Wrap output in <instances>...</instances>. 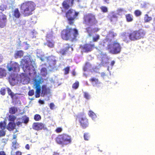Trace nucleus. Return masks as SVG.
<instances>
[{"instance_id":"obj_47","label":"nucleus","mask_w":155,"mask_h":155,"mask_svg":"<svg viewBox=\"0 0 155 155\" xmlns=\"http://www.w3.org/2000/svg\"><path fill=\"white\" fill-rule=\"evenodd\" d=\"M141 13V12L139 10H136L135 12V14L136 16H139L140 15Z\"/></svg>"},{"instance_id":"obj_14","label":"nucleus","mask_w":155,"mask_h":155,"mask_svg":"<svg viewBox=\"0 0 155 155\" xmlns=\"http://www.w3.org/2000/svg\"><path fill=\"white\" fill-rule=\"evenodd\" d=\"M78 117L81 125L83 128H85L88 126V120L83 114L82 116L78 115Z\"/></svg>"},{"instance_id":"obj_16","label":"nucleus","mask_w":155,"mask_h":155,"mask_svg":"<svg viewBox=\"0 0 155 155\" xmlns=\"http://www.w3.org/2000/svg\"><path fill=\"white\" fill-rule=\"evenodd\" d=\"M100 54L98 55V57L101 59V64L105 66L106 64L108 62L109 59L107 55L104 53L102 52H99Z\"/></svg>"},{"instance_id":"obj_10","label":"nucleus","mask_w":155,"mask_h":155,"mask_svg":"<svg viewBox=\"0 0 155 155\" xmlns=\"http://www.w3.org/2000/svg\"><path fill=\"white\" fill-rule=\"evenodd\" d=\"M97 23V21L94 15L88 14L84 16V24L89 26H92Z\"/></svg>"},{"instance_id":"obj_17","label":"nucleus","mask_w":155,"mask_h":155,"mask_svg":"<svg viewBox=\"0 0 155 155\" xmlns=\"http://www.w3.org/2000/svg\"><path fill=\"white\" fill-rule=\"evenodd\" d=\"M46 37L48 42L47 45L50 48L53 47L54 46V43L51 41L54 37L52 35V33L51 32L48 34Z\"/></svg>"},{"instance_id":"obj_58","label":"nucleus","mask_w":155,"mask_h":155,"mask_svg":"<svg viewBox=\"0 0 155 155\" xmlns=\"http://www.w3.org/2000/svg\"><path fill=\"white\" fill-rule=\"evenodd\" d=\"M39 103L41 104H44V101L41 100H40L39 101Z\"/></svg>"},{"instance_id":"obj_33","label":"nucleus","mask_w":155,"mask_h":155,"mask_svg":"<svg viewBox=\"0 0 155 155\" xmlns=\"http://www.w3.org/2000/svg\"><path fill=\"white\" fill-rule=\"evenodd\" d=\"M41 74L43 76H45L47 74V71L46 68H43L41 70Z\"/></svg>"},{"instance_id":"obj_28","label":"nucleus","mask_w":155,"mask_h":155,"mask_svg":"<svg viewBox=\"0 0 155 155\" xmlns=\"http://www.w3.org/2000/svg\"><path fill=\"white\" fill-rule=\"evenodd\" d=\"M15 126V124L13 122H10L6 127L7 129L9 131L13 130Z\"/></svg>"},{"instance_id":"obj_15","label":"nucleus","mask_w":155,"mask_h":155,"mask_svg":"<svg viewBox=\"0 0 155 155\" xmlns=\"http://www.w3.org/2000/svg\"><path fill=\"white\" fill-rule=\"evenodd\" d=\"M117 35V34L114 31H110L107 34L106 39L104 40V44H109L112 39L114 37H116Z\"/></svg>"},{"instance_id":"obj_27","label":"nucleus","mask_w":155,"mask_h":155,"mask_svg":"<svg viewBox=\"0 0 155 155\" xmlns=\"http://www.w3.org/2000/svg\"><path fill=\"white\" fill-rule=\"evenodd\" d=\"M13 16L16 18H19L21 15V14L18 9L16 8L14 9L13 11Z\"/></svg>"},{"instance_id":"obj_26","label":"nucleus","mask_w":155,"mask_h":155,"mask_svg":"<svg viewBox=\"0 0 155 155\" xmlns=\"http://www.w3.org/2000/svg\"><path fill=\"white\" fill-rule=\"evenodd\" d=\"M94 86H98L100 84V82L97 79L95 78H92L91 80Z\"/></svg>"},{"instance_id":"obj_29","label":"nucleus","mask_w":155,"mask_h":155,"mask_svg":"<svg viewBox=\"0 0 155 155\" xmlns=\"http://www.w3.org/2000/svg\"><path fill=\"white\" fill-rule=\"evenodd\" d=\"M23 55V51H16L15 54V57L17 58H21Z\"/></svg>"},{"instance_id":"obj_57","label":"nucleus","mask_w":155,"mask_h":155,"mask_svg":"<svg viewBox=\"0 0 155 155\" xmlns=\"http://www.w3.org/2000/svg\"><path fill=\"white\" fill-rule=\"evenodd\" d=\"M0 155H6L5 153L3 151L0 152Z\"/></svg>"},{"instance_id":"obj_23","label":"nucleus","mask_w":155,"mask_h":155,"mask_svg":"<svg viewBox=\"0 0 155 155\" xmlns=\"http://www.w3.org/2000/svg\"><path fill=\"white\" fill-rule=\"evenodd\" d=\"M64 49H61L59 51L60 53L62 55L64 54L68 50L70 49V51H73V48L70 47L69 45L68 44H65L64 45Z\"/></svg>"},{"instance_id":"obj_22","label":"nucleus","mask_w":155,"mask_h":155,"mask_svg":"<svg viewBox=\"0 0 155 155\" xmlns=\"http://www.w3.org/2000/svg\"><path fill=\"white\" fill-rule=\"evenodd\" d=\"M94 47V45L93 44H87L84 45L83 47V51L86 52L91 51Z\"/></svg>"},{"instance_id":"obj_42","label":"nucleus","mask_w":155,"mask_h":155,"mask_svg":"<svg viewBox=\"0 0 155 155\" xmlns=\"http://www.w3.org/2000/svg\"><path fill=\"white\" fill-rule=\"evenodd\" d=\"M34 119L36 120H39L41 119V116L38 114H36L35 116Z\"/></svg>"},{"instance_id":"obj_34","label":"nucleus","mask_w":155,"mask_h":155,"mask_svg":"<svg viewBox=\"0 0 155 155\" xmlns=\"http://www.w3.org/2000/svg\"><path fill=\"white\" fill-rule=\"evenodd\" d=\"M144 20L145 22H149L152 20V18L149 17L147 14H146L145 15Z\"/></svg>"},{"instance_id":"obj_59","label":"nucleus","mask_w":155,"mask_h":155,"mask_svg":"<svg viewBox=\"0 0 155 155\" xmlns=\"http://www.w3.org/2000/svg\"><path fill=\"white\" fill-rule=\"evenodd\" d=\"M3 59V56H2V55L1 54H0V63L1 62Z\"/></svg>"},{"instance_id":"obj_7","label":"nucleus","mask_w":155,"mask_h":155,"mask_svg":"<svg viewBox=\"0 0 155 155\" xmlns=\"http://www.w3.org/2000/svg\"><path fill=\"white\" fill-rule=\"evenodd\" d=\"M110 52L112 54H117L120 52L121 47L117 41L113 42L111 44H106Z\"/></svg>"},{"instance_id":"obj_31","label":"nucleus","mask_w":155,"mask_h":155,"mask_svg":"<svg viewBox=\"0 0 155 155\" xmlns=\"http://www.w3.org/2000/svg\"><path fill=\"white\" fill-rule=\"evenodd\" d=\"M125 16L126 20L127 22H130L133 21V16L132 15L128 14L126 15Z\"/></svg>"},{"instance_id":"obj_63","label":"nucleus","mask_w":155,"mask_h":155,"mask_svg":"<svg viewBox=\"0 0 155 155\" xmlns=\"http://www.w3.org/2000/svg\"><path fill=\"white\" fill-rule=\"evenodd\" d=\"M16 137H17V136H16V135H14L13 136V138L14 139H15L16 138Z\"/></svg>"},{"instance_id":"obj_49","label":"nucleus","mask_w":155,"mask_h":155,"mask_svg":"<svg viewBox=\"0 0 155 155\" xmlns=\"http://www.w3.org/2000/svg\"><path fill=\"white\" fill-rule=\"evenodd\" d=\"M5 135V132L4 130H0V137L4 136Z\"/></svg>"},{"instance_id":"obj_24","label":"nucleus","mask_w":155,"mask_h":155,"mask_svg":"<svg viewBox=\"0 0 155 155\" xmlns=\"http://www.w3.org/2000/svg\"><path fill=\"white\" fill-rule=\"evenodd\" d=\"M130 34L124 33L122 35V38L124 41L126 43H128L130 40Z\"/></svg>"},{"instance_id":"obj_43","label":"nucleus","mask_w":155,"mask_h":155,"mask_svg":"<svg viewBox=\"0 0 155 155\" xmlns=\"http://www.w3.org/2000/svg\"><path fill=\"white\" fill-rule=\"evenodd\" d=\"M84 97L87 99H89L90 98V95L87 93L84 92Z\"/></svg>"},{"instance_id":"obj_51","label":"nucleus","mask_w":155,"mask_h":155,"mask_svg":"<svg viewBox=\"0 0 155 155\" xmlns=\"http://www.w3.org/2000/svg\"><path fill=\"white\" fill-rule=\"evenodd\" d=\"M11 97L13 100L17 98L18 97L17 94H13Z\"/></svg>"},{"instance_id":"obj_19","label":"nucleus","mask_w":155,"mask_h":155,"mask_svg":"<svg viewBox=\"0 0 155 155\" xmlns=\"http://www.w3.org/2000/svg\"><path fill=\"white\" fill-rule=\"evenodd\" d=\"M7 18L6 16L2 14H0V27L4 28L6 25Z\"/></svg>"},{"instance_id":"obj_35","label":"nucleus","mask_w":155,"mask_h":155,"mask_svg":"<svg viewBox=\"0 0 155 155\" xmlns=\"http://www.w3.org/2000/svg\"><path fill=\"white\" fill-rule=\"evenodd\" d=\"M17 111V109L15 107H12L10 109L9 112L11 113L14 114Z\"/></svg>"},{"instance_id":"obj_38","label":"nucleus","mask_w":155,"mask_h":155,"mask_svg":"<svg viewBox=\"0 0 155 155\" xmlns=\"http://www.w3.org/2000/svg\"><path fill=\"white\" fill-rule=\"evenodd\" d=\"M6 124L5 122H1L0 123V127L2 130L4 129L5 128Z\"/></svg>"},{"instance_id":"obj_50","label":"nucleus","mask_w":155,"mask_h":155,"mask_svg":"<svg viewBox=\"0 0 155 155\" xmlns=\"http://www.w3.org/2000/svg\"><path fill=\"white\" fill-rule=\"evenodd\" d=\"M7 91L9 95H10L11 97L14 94L11 91V90L9 88H7Z\"/></svg>"},{"instance_id":"obj_39","label":"nucleus","mask_w":155,"mask_h":155,"mask_svg":"<svg viewBox=\"0 0 155 155\" xmlns=\"http://www.w3.org/2000/svg\"><path fill=\"white\" fill-rule=\"evenodd\" d=\"M79 85L78 82L77 81L73 84L72 87L74 89H77Z\"/></svg>"},{"instance_id":"obj_56","label":"nucleus","mask_w":155,"mask_h":155,"mask_svg":"<svg viewBox=\"0 0 155 155\" xmlns=\"http://www.w3.org/2000/svg\"><path fill=\"white\" fill-rule=\"evenodd\" d=\"M61 130L62 129L61 128H58L56 130V131L57 132L59 133L61 132Z\"/></svg>"},{"instance_id":"obj_12","label":"nucleus","mask_w":155,"mask_h":155,"mask_svg":"<svg viewBox=\"0 0 155 155\" xmlns=\"http://www.w3.org/2000/svg\"><path fill=\"white\" fill-rule=\"evenodd\" d=\"M86 30L88 34V35L89 37H92V41L93 42H97L99 39L100 36L99 35L95 34L94 35H93V33L97 31L99 29L97 28H92L91 27H89L86 28Z\"/></svg>"},{"instance_id":"obj_1","label":"nucleus","mask_w":155,"mask_h":155,"mask_svg":"<svg viewBox=\"0 0 155 155\" xmlns=\"http://www.w3.org/2000/svg\"><path fill=\"white\" fill-rule=\"evenodd\" d=\"M34 88L35 89V97H38L40 96L44 97L50 93V89L46 85H43L41 88L40 84H42L43 81L41 77L39 75L36 76L33 78Z\"/></svg>"},{"instance_id":"obj_45","label":"nucleus","mask_w":155,"mask_h":155,"mask_svg":"<svg viewBox=\"0 0 155 155\" xmlns=\"http://www.w3.org/2000/svg\"><path fill=\"white\" fill-rule=\"evenodd\" d=\"M15 117L13 115H10L9 116V120L10 121H13L15 119Z\"/></svg>"},{"instance_id":"obj_40","label":"nucleus","mask_w":155,"mask_h":155,"mask_svg":"<svg viewBox=\"0 0 155 155\" xmlns=\"http://www.w3.org/2000/svg\"><path fill=\"white\" fill-rule=\"evenodd\" d=\"M101 10L104 12H107V8L105 6H102L100 8Z\"/></svg>"},{"instance_id":"obj_5","label":"nucleus","mask_w":155,"mask_h":155,"mask_svg":"<svg viewBox=\"0 0 155 155\" xmlns=\"http://www.w3.org/2000/svg\"><path fill=\"white\" fill-rule=\"evenodd\" d=\"M78 35V32L77 30L67 28L62 31L61 36L63 39L68 40L70 38H75Z\"/></svg>"},{"instance_id":"obj_60","label":"nucleus","mask_w":155,"mask_h":155,"mask_svg":"<svg viewBox=\"0 0 155 155\" xmlns=\"http://www.w3.org/2000/svg\"><path fill=\"white\" fill-rule=\"evenodd\" d=\"M25 148L28 149V150H29V148H30V147H29V146L28 144H27L26 146H25Z\"/></svg>"},{"instance_id":"obj_4","label":"nucleus","mask_w":155,"mask_h":155,"mask_svg":"<svg viewBox=\"0 0 155 155\" xmlns=\"http://www.w3.org/2000/svg\"><path fill=\"white\" fill-rule=\"evenodd\" d=\"M35 5L31 1L26 2L21 5V12L25 16H28L32 14V12L35 9Z\"/></svg>"},{"instance_id":"obj_21","label":"nucleus","mask_w":155,"mask_h":155,"mask_svg":"<svg viewBox=\"0 0 155 155\" xmlns=\"http://www.w3.org/2000/svg\"><path fill=\"white\" fill-rule=\"evenodd\" d=\"M29 121L28 117L25 116L23 117L21 119H20L18 122L16 123L18 127L22 126V124L24 123L27 124Z\"/></svg>"},{"instance_id":"obj_25","label":"nucleus","mask_w":155,"mask_h":155,"mask_svg":"<svg viewBox=\"0 0 155 155\" xmlns=\"http://www.w3.org/2000/svg\"><path fill=\"white\" fill-rule=\"evenodd\" d=\"M110 21L111 22L116 21L117 20V15L114 12L111 13L109 15Z\"/></svg>"},{"instance_id":"obj_52","label":"nucleus","mask_w":155,"mask_h":155,"mask_svg":"<svg viewBox=\"0 0 155 155\" xmlns=\"http://www.w3.org/2000/svg\"><path fill=\"white\" fill-rule=\"evenodd\" d=\"M5 89H3V88L1 89V90H0V93L2 95H5Z\"/></svg>"},{"instance_id":"obj_36","label":"nucleus","mask_w":155,"mask_h":155,"mask_svg":"<svg viewBox=\"0 0 155 155\" xmlns=\"http://www.w3.org/2000/svg\"><path fill=\"white\" fill-rule=\"evenodd\" d=\"M91 66V64L89 63H86L83 69L84 71H86L87 69H90Z\"/></svg>"},{"instance_id":"obj_61","label":"nucleus","mask_w":155,"mask_h":155,"mask_svg":"<svg viewBox=\"0 0 155 155\" xmlns=\"http://www.w3.org/2000/svg\"><path fill=\"white\" fill-rule=\"evenodd\" d=\"M21 153L19 151H18L16 153V155H21Z\"/></svg>"},{"instance_id":"obj_44","label":"nucleus","mask_w":155,"mask_h":155,"mask_svg":"<svg viewBox=\"0 0 155 155\" xmlns=\"http://www.w3.org/2000/svg\"><path fill=\"white\" fill-rule=\"evenodd\" d=\"M89 136L88 133H85L84 134V139L86 140H89Z\"/></svg>"},{"instance_id":"obj_2","label":"nucleus","mask_w":155,"mask_h":155,"mask_svg":"<svg viewBox=\"0 0 155 155\" xmlns=\"http://www.w3.org/2000/svg\"><path fill=\"white\" fill-rule=\"evenodd\" d=\"M21 65L23 71L29 74L32 73H35V69L32 64L34 62L31 61L30 55L25 56L21 61Z\"/></svg>"},{"instance_id":"obj_32","label":"nucleus","mask_w":155,"mask_h":155,"mask_svg":"<svg viewBox=\"0 0 155 155\" xmlns=\"http://www.w3.org/2000/svg\"><path fill=\"white\" fill-rule=\"evenodd\" d=\"M6 75V71L3 68H0V78H1L4 76H5Z\"/></svg>"},{"instance_id":"obj_41","label":"nucleus","mask_w":155,"mask_h":155,"mask_svg":"<svg viewBox=\"0 0 155 155\" xmlns=\"http://www.w3.org/2000/svg\"><path fill=\"white\" fill-rule=\"evenodd\" d=\"M6 6L5 5H2L0 6V12L4 11L6 9Z\"/></svg>"},{"instance_id":"obj_6","label":"nucleus","mask_w":155,"mask_h":155,"mask_svg":"<svg viewBox=\"0 0 155 155\" xmlns=\"http://www.w3.org/2000/svg\"><path fill=\"white\" fill-rule=\"evenodd\" d=\"M37 56L40 58L42 61H46L48 62L49 66L51 67H53L56 64L55 58L53 56L49 57L48 58L44 57L43 52L40 50L37 51Z\"/></svg>"},{"instance_id":"obj_62","label":"nucleus","mask_w":155,"mask_h":155,"mask_svg":"<svg viewBox=\"0 0 155 155\" xmlns=\"http://www.w3.org/2000/svg\"><path fill=\"white\" fill-rule=\"evenodd\" d=\"M104 2L106 3H109V0H103Z\"/></svg>"},{"instance_id":"obj_9","label":"nucleus","mask_w":155,"mask_h":155,"mask_svg":"<svg viewBox=\"0 0 155 155\" xmlns=\"http://www.w3.org/2000/svg\"><path fill=\"white\" fill-rule=\"evenodd\" d=\"M78 14V12L71 9L66 13V17L67 18L68 22L70 25H72L73 24Z\"/></svg>"},{"instance_id":"obj_18","label":"nucleus","mask_w":155,"mask_h":155,"mask_svg":"<svg viewBox=\"0 0 155 155\" xmlns=\"http://www.w3.org/2000/svg\"><path fill=\"white\" fill-rule=\"evenodd\" d=\"M33 128L36 130H40L42 129H45L46 128L44 124L41 123H35L32 126Z\"/></svg>"},{"instance_id":"obj_37","label":"nucleus","mask_w":155,"mask_h":155,"mask_svg":"<svg viewBox=\"0 0 155 155\" xmlns=\"http://www.w3.org/2000/svg\"><path fill=\"white\" fill-rule=\"evenodd\" d=\"M117 12L118 14H120L123 13H124L126 11L123 8H120L117 10Z\"/></svg>"},{"instance_id":"obj_20","label":"nucleus","mask_w":155,"mask_h":155,"mask_svg":"<svg viewBox=\"0 0 155 155\" xmlns=\"http://www.w3.org/2000/svg\"><path fill=\"white\" fill-rule=\"evenodd\" d=\"M74 0H65L63 3L62 5L64 8L68 9L72 5Z\"/></svg>"},{"instance_id":"obj_55","label":"nucleus","mask_w":155,"mask_h":155,"mask_svg":"<svg viewBox=\"0 0 155 155\" xmlns=\"http://www.w3.org/2000/svg\"><path fill=\"white\" fill-rule=\"evenodd\" d=\"M115 61H111L110 65L112 67L115 63ZM112 67L111 68V69H112Z\"/></svg>"},{"instance_id":"obj_64","label":"nucleus","mask_w":155,"mask_h":155,"mask_svg":"<svg viewBox=\"0 0 155 155\" xmlns=\"http://www.w3.org/2000/svg\"><path fill=\"white\" fill-rule=\"evenodd\" d=\"M72 74H73V75H74V76H75V72L74 71H73V73H72Z\"/></svg>"},{"instance_id":"obj_30","label":"nucleus","mask_w":155,"mask_h":155,"mask_svg":"<svg viewBox=\"0 0 155 155\" xmlns=\"http://www.w3.org/2000/svg\"><path fill=\"white\" fill-rule=\"evenodd\" d=\"M89 116L91 117L92 120H94L97 118V116L91 110H90L88 113Z\"/></svg>"},{"instance_id":"obj_3","label":"nucleus","mask_w":155,"mask_h":155,"mask_svg":"<svg viewBox=\"0 0 155 155\" xmlns=\"http://www.w3.org/2000/svg\"><path fill=\"white\" fill-rule=\"evenodd\" d=\"M30 81V78L26 74L22 73L17 77L15 75H11L9 78V82L12 85H14L20 82L23 84H27Z\"/></svg>"},{"instance_id":"obj_8","label":"nucleus","mask_w":155,"mask_h":155,"mask_svg":"<svg viewBox=\"0 0 155 155\" xmlns=\"http://www.w3.org/2000/svg\"><path fill=\"white\" fill-rule=\"evenodd\" d=\"M56 141L58 143L63 145L71 143V140L70 136L63 134L58 136L56 138Z\"/></svg>"},{"instance_id":"obj_53","label":"nucleus","mask_w":155,"mask_h":155,"mask_svg":"<svg viewBox=\"0 0 155 155\" xmlns=\"http://www.w3.org/2000/svg\"><path fill=\"white\" fill-rule=\"evenodd\" d=\"M54 105L53 103H51L50 104V107L51 109L53 110L54 109Z\"/></svg>"},{"instance_id":"obj_13","label":"nucleus","mask_w":155,"mask_h":155,"mask_svg":"<svg viewBox=\"0 0 155 155\" xmlns=\"http://www.w3.org/2000/svg\"><path fill=\"white\" fill-rule=\"evenodd\" d=\"M7 68L9 71L18 72L19 71V64L16 62L11 61L8 63L7 66Z\"/></svg>"},{"instance_id":"obj_11","label":"nucleus","mask_w":155,"mask_h":155,"mask_svg":"<svg viewBox=\"0 0 155 155\" xmlns=\"http://www.w3.org/2000/svg\"><path fill=\"white\" fill-rule=\"evenodd\" d=\"M145 34V31L143 30L134 31L130 33V40L135 41L143 38Z\"/></svg>"},{"instance_id":"obj_54","label":"nucleus","mask_w":155,"mask_h":155,"mask_svg":"<svg viewBox=\"0 0 155 155\" xmlns=\"http://www.w3.org/2000/svg\"><path fill=\"white\" fill-rule=\"evenodd\" d=\"M69 69V67H67L65 69V74H68V73Z\"/></svg>"},{"instance_id":"obj_46","label":"nucleus","mask_w":155,"mask_h":155,"mask_svg":"<svg viewBox=\"0 0 155 155\" xmlns=\"http://www.w3.org/2000/svg\"><path fill=\"white\" fill-rule=\"evenodd\" d=\"M12 147H13L15 149L16 148L17 145L16 141V140L13 141L12 142Z\"/></svg>"},{"instance_id":"obj_48","label":"nucleus","mask_w":155,"mask_h":155,"mask_svg":"<svg viewBox=\"0 0 155 155\" xmlns=\"http://www.w3.org/2000/svg\"><path fill=\"white\" fill-rule=\"evenodd\" d=\"M34 94V90H30L28 93V94L29 96H32Z\"/></svg>"}]
</instances>
